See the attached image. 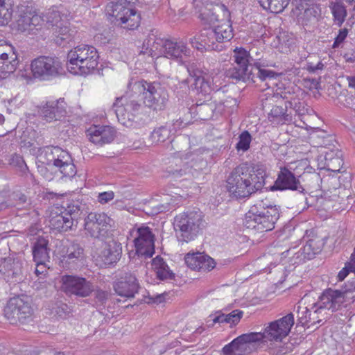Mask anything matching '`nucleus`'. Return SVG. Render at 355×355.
I'll use <instances>...</instances> for the list:
<instances>
[{"instance_id": "f257e3e1", "label": "nucleus", "mask_w": 355, "mask_h": 355, "mask_svg": "<svg viewBox=\"0 0 355 355\" xmlns=\"http://www.w3.org/2000/svg\"><path fill=\"white\" fill-rule=\"evenodd\" d=\"M268 176V168L259 163L250 167L246 164L235 167L227 178V190L236 198H245L261 191Z\"/></svg>"}, {"instance_id": "f03ea898", "label": "nucleus", "mask_w": 355, "mask_h": 355, "mask_svg": "<svg viewBox=\"0 0 355 355\" xmlns=\"http://www.w3.org/2000/svg\"><path fill=\"white\" fill-rule=\"evenodd\" d=\"M200 17L202 22L209 24V26L204 28L199 33L190 37L188 42L193 47L200 51H220L223 46L220 44L228 42L233 37L232 25L228 21L215 25V22L218 21V19L213 12H203Z\"/></svg>"}, {"instance_id": "7ed1b4c3", "label": "nucleus", "mask_w": 355, "mask_h": 355, "mask_svg": "<svg viewBox=\"0 0 355 355\" xmlns=\"http://www.w3.org/2000/svg\"><path fill=\"white\" fill-rule=\"evenodd\" d=\"M207 225L205 215L198 209L181 213L174 218L173 227L180 242L188 243L200 234Z\"/></svg>"}, {"instance_id": "20e7f679", "label": "nucleus", "mask_w": 355, "mask_h": 355, "mask_svg": "<svg viewBox=\"0 0 355 355\" xmlns=\"http://www.w3.org/2000/svg\"><path fill=\"white\" fill-rule=\"evenodd\" d=\"M279 207L261 201L245 214L244 225L259 232L271 231L279 218Z\"/></svg>"}, {"instance_id": "39448f33", "label": "nucleus", "mask_w": 355, "mask_h": 355, "mask_svg": "<svg viewBox=\"0 0 355 355\" xmlns=\"http://www.w3.org/2000/svg\"><path fill=\"white\" fill-rule=\"evenodd\" d=\"M135 0H112L107 3L105 12L110 21L123 28L134 30L139 27L140 14L132 7Z\"/></svg>"}, {"instance_id": "423d86ee", "label": "nucleus", "mask_w": 355, "mask_h": 355, "mask_svg": "<svg viewBox=\"0 0 355 355\" xmlns=\"http://www.w3.org/2000/svg\"><path fill=\"white\" fill-rule=\"evenodd\" d=\"M128 88L135 95H141L146 106L154 110H164L167 105L168 94L159 83H148L144 80L131 81Z\"/></svg>"}, {"instance_id": "0eeeda50", "label": "nucleus", "mask_w": 355, "mask_h": 355, "mask_svg": "<svg viewBox=\"0 0 355 355\" xmlns=\"http://www.w3.org/2000/svg\"><path fill=\"white\" fill-rule=\"evenodd\" d=\"M99 55L93 46L80 44L71 49L67 54L69 70L80 75H87L93 71L98 64Z\"/></svg>"}, {"instance_id": "6e6552de", "label": "nucleus", "mask_w": 355, "mask_h": 355, "mask_svg": "<svg viewBox=\"0 0 355 355\" xmlns=\"http://www.w3.org/2000/svg\"><path fill=\"white\" fill-rule=\"evenodd\" d=\"M40 161L49 166L57 168L64 177L72 178L76 168L71 155L58 146H45L39 149Z\"/></svg>"}, {"instance_id": "1a4fd4ad", "label": "nucleus", "mask_w": 355, "mask_h": 355, "mask_svg": "<svg viewBox=\"0 0 355 355\" xmlns=\"http://www.w3.org/2000/svg\"><path fill=\"white\" fill-rule=\"evenodd\" d=\"M31 69L33 76L42 80H50L64 73L62 64L55 56H39L32 60Z\"/></svg>"}, {"instance_id": "9d476101", "label": "nucleus", "mask_w": 355, "mask_h": 355, "mask_svg": "<svg viewBox=\"0 0 355 355\" xmlns=\"http://www.w3.org/2000/svg\"><path fill=\"white\" fill-rule=\"evenodd\" d=\"M44 24V19L37 13L32 3L21 5L19 9L18 19L15 22L16 29L26 34H36Z\"/></svg>"}, {"instance_id": "9b49d317", "label": "nucleus", "mask_w": 355, "mask_h": 355, "mask_svg": "<svg viewBox=\"0 0 355 355\" xmlns=\"http://www.w3.org/2000/svg\"><path fill=\"white\" fill-rule=\"evenodd\" d=\"M114 112L120 123L127 128L135 125L137 115L141 109V104L133 97L116 98L113 104Z\"/></svg>"}, {"instance_id": "f8f14e48", "label": "nucleus", "mask_w": 355, "mask_h": 355, "mask_svg": "<svg viewBox=\"0 0 355 355\" xmlns=\"http://www.w3.org/2000/svg\"><path fill=\"white\" fill-rule=\"evenodd\" d=\"M262 341L261 332L243 334L225 345L222 352L224 355H247L255 350L257 343Z\"/></svg>"}, {"instance_id": "ddd939ff", "label": "nucleus", "mask_w": 355, "mask_h": 355, "mask_svg": "<svg viewBox=\"0 0 355 355\" xmlns=\"http://www.w3.org/2000/svg\"><path fill=\"white\" fill-rule=\"evenodd\" d=\"M33 309L28 300L19 297L11 298L4 309V315L11 324H24L31 320Z\"/></svg>"}, {"instance_id": "4468645a", "label": "nucleus", "mask_w": 355, "mask_h": 355, "mask_svg": "<svg viewBox=\"0 0 355 355\" xmlns=\"http://www.w3.org/2000/svg\"><path fill=\"white\" fill-rule=\"evenodd\" d=\"M60 282V290L69 296L87 297L94 291V286L91 282L78 276L62 275Z\"/></svg>"}, {"instance_id": "2eb2a0df", "label": "nucleus", "mask_w": 355, "mask_h": 355, "mask_svg": "<svg viewBox=\"0 0 355 355\" xmlns=\"http://www.w3.org/2000/svg\"><path fill=\"white\" fill-rule=\"evenodd\" d=\"M294 324V316L290 313L284 317L271 322L261 333L263 341H281L289 334Z\"/></svg>"}, {"instance_id": "dca6fc26", "label": "nucleus", "mask_w": 355, "mask_h": 355, "mask_svg": "<svg viewBox=\"0 0 355 355\" xmlns=\"http://www.w3.org/2000/svg\"><path fill=\"white\" fill-rule=\"evenodd\" d=\"M294 324V316L290 313L284 317L271 322L261 333L263 341H281L289 334Z\"/></svg>"}, {"instance_id": "f3484780", "label": "nucleus", "mask_w": 355, "mask_h": 355, "mask_svg": "<svg viewBox=\"0 0 355 355\" xmlns=\"http://www.w3.org/2000/svg\"><path fill=\"white\" fill-rule=\"evenodd\" d=\"M112 219L105 213L91 212L85 218V234L92 238L104 236L110 227Z\"/></svg>"}, {"instance_id": "a211bd4d", "label": "nucleus", "mask_w": 355, "mask_h": 355, "mask_svg": "<svg viewBox=\"0 0 355 355\" xmlns=\"http://www.w3.org/2000/svg\"><path fill=\"white\" fill-rule=\"evenodd\" d=\"M113 288L118 295L132 298L139 292L140 286L133 272H121L114 282Z\"/></svg>"}, {"instance_id": "6ab92c4d", "label": "nucleus", "mask_w": 355, "mask_h": 355, "mask_svg": "<svg viewBox=\"0 0 355 355\" xmlns=\"http://www.w3.org/2000/svg\"><path fill=\"white\" fill-rule=\"evenodd\" d=\"M137 234L135 239L137 253L146 258L151 257L155 253V235L151 229L143 225L137 229Z\"/></svg>"}, {"instance_id": "aec40b11", "label": "nucleus", "mask_w": 355, "mask_h": 355, "mask_svg": "<svg viewBox=\"0 0 355 355\" xmlns=\"http://www.w3.org/2000/svg\"><path fill=\"white\" fill-rule=\"evenodd\" d=\"M187 69L191 79H193V83L191 84L192 90L196 91V95L208 96L214 88L206 78V74L197 67L196 62L189 63Z\"/></svg>"}, {"instance_id": "412c9836", "label": "nucleus", "mask_w": 355, "mask_h": 355, "mask_svg": "<svg viewBox=\"0 0 355 355\" xmlns=\"http://www.w3.org/2000/svg\"><path fill=\"white\" fill-rule=\"evenodd\" d=\"M287 189L298 191L300 193H303L304 191V189L294 173L284 167L282 168L278 173L277 180L275 181L274 184L270 187V190L274 191Z\"/></svg>"}, {"instance_id": "4be33fe9", "label": "nucleus", "mask_w": 355, "mask_h": 355, "mask_svg": "<svg viewBox=\"0 0 355 355\" xmlns=\"http://www.w3.org/2000/svg\"><path fill=\"white\" fill-rule=\"evenodd\" d=\"M22 263L18 259L5 258L0 261V278L6 282H16L22 277Z\"/></svg>"}, {"instance_id": "5701e85b", "label": "nucleus", "mask_w": 355, "mask_h": 355, "mask_svg": "<svg viewBox=\"0 0 355 355\" xmlns=\"http://www.w3.org/2000/svg\"><path fill=\"white\" fill-rule=\"evenodd\" d=\"M66 103L63 98L47 102L39 110V114L47 122L61 121L67 115Z\"/></svg>"}, {"instance_id": "b1692460", "label": "nucleus", "mask_w": 355, "mask_h": 355, "mask_svg": "<svg viewBox=\"0 0 355 355\" xmlns=\"http://www.w3.org/2000/svg\"><path fill=\"white\" fill-rule=\"evenodd\" d=\"M86 135L90 141L101 146L114 140L116 130L110 125H93L87 130Z\"/></svg>"}, {"instance_id": "393cba45", "label": "nucleus", "mask_w": 355, "mask_h": 355, "mask_svg": "<svg viewBox=\"0 0 355 355\" xmlns=\"http://www.w3.org/2000/svg\"><path fill=\"white\" fill-rule=\"evenodd\" d=\"M210 94L205 97L202 95H197V102L192 105L189 110L191 117L196 120H207L213 116L216 105L213 103H206L211 98Z\"/></svg>"}, {"instance_id": "a878e982", "label": "nucleus", "mask_w": 355, "mask_h": 355, "mask_svg": "<svg viewBox=\"0 0 355 355\" xmlns=\"http://www.w3.org/2000/svg\"><path fill=\"white\" fill-rule=\"evenodd\" d=\"M322 247V243L320 240L309 239L303 248L294 252L293 257L291 259L292 264H300L306 259H313L316 254L321 251Z\"/></svg>"}, {"instance_id": "bb28decb", "label": "nucleus", "mask_w": 355, "mask_h": 355, "mask_svg": "<svg viewBox=\"0 0 355 355\" xmlns=\"http://www.w3.org/2000/svg\"><path fill=\"white\" fill-rule=\"evenodd\" d=\"M19 63L16 51L12 46H7L4 52H0V71L13 73Z\"/></svg>"}, {"instance_id": "cd10ccee", "label": "nucleus", "mask_w": 355, "mask_h": 355, "mask_svg": "<svg viewBox=\"0 0 355 355\" xmlns=\"http://www.w3.org/2000/svg\"><path fill=\"white\" fill-rule=\"evenodd\" d=\"M337 290L328 288L320 297L316 305L319 309H327L332 312L336 311L340 307V296Z\"/></svg>"}, {"instance_id": "c85d7f7f", "label": "nucleus", "mask_w": 355, "mask_h": 355, "mask_svg": "<svg viewBox=\"0 0 355 355\" xmlns=\"http://www.w3.org/2000/svg\"><path fill=\"white\" fill-rule=\"evenodd\" d=\"M121 253V244L114 239H111L105 243L101 252V258L105 265H111L116 263L120 259Z\"/></svg>"}, {"instance_id": "c756f323", "label": "nucleus", "mask_w": 355, "mask_h": 355, "mask_svg": "<svg viewBox=\"0 0 355 355\" xmlns=\"http://www.w3.org/2000/svg\"><path fill=\"white\" fill-rule=\"evenodd\" d=\"M62 257V262L69 265L76 263L83 259L84 249L77 242H69L64 246Z\"/></svg>"}, {"instance_id": "7c9ffc66", "label": "nucleus", "mask_w": 355, "mask_h": 355, "mask_svg": "<svg viewBox=\"0 0 355 355\" xmlns=\"http://www.w3.org/2000/svg\"><path fill=\"white\" fill-rule=\"evenodd\" d=\"M293 103L291 101L286 103L285 107L278 105L272 106L268 113V120L275 125L284 124L292 121V116L287 113L288 107H292Z\"/></svg>"}, {"instance_id": "2f4dec72", "label": "nucleus", "mask_w": 355, "mask_h": 355, "mask_svg": "<svg viewBox=\"0 0 355 355\" xmlns=\"http://www.w3.org/2000/svg\"><path fill=\"white\" fill-rule=\"evenodd\" d=\"M226 77L232 79V80L238 81H243L246 82L247 80H251L254 83H255V75L253 71V68L250 69L247 67H241V66H234L230 69H228L225 71Z\"/></svg>"}, {"instance_id": "473e14b6", "label": "nucleus", "mask_w": 355, "mask_h": 355, "mask_svg": "<svg viewBox=\"0 0 355 355\" xmlns=\"http://www.w3.org/2000/svg\"><path fill=\"white\" fill-rule=\"evenodd\" d=\"M189 53V49L183 42L166 40L163 53L164 57L171 59L179 58L182 55H188Z\"/></svg>"}, {"instance_id": "72a5a7b5", "label": "nucleus", "mask_w": 355, "mask_h": 355, "mask_svg": "<svg viewBox=\"0 0 355 355\" xmlns=\"http://www.w3.org/2000/svg\"><path fill=\"white\" fill-rule=\"evenodd\" d=\"M50 249L49 240L43 236H39L33 246V256L35 261L46 262L49 261Z\"/></svg>"}, {"instance_id": "f704fd0d", "label": "nucleus", "mask_w": 355, "mask_h": 355, "mask_svg": "<svg viewBox=\"0 0 355 355\" xmlns=\"http://www.w3.org/2000/svg\"><path fill=\"white\" fill-rule=\"evenodd\" d=\"M275 64H268L264 61L257 60L253 62V71L254 72L255 78H257L261 81L267 80L275 79L280 76L274 71L267 69L268 67H274Z\"/></svg>"}, {"instance_id": "c9c22d12", "label": "nucleus", "mask_w": 355, "mask_h": 355, "mask_svg": "<svg viewBox=\"0 0 355 355\" xmlns=\"http://www.w3.org/2000/svg\"><path fill=\"white\" fill-rule=\"evenodd\" d=\"M234 62L238 66L247 67L252 69L253 67V62L257 60H260V58L257 57L254 58L249 51L243 48H236L234 51Z\"/></svg>"}, {"instance_id": "e433bc0d", "label": "nucleus", "mask_w": 355, "mask_h": 355, "mask_svg": "<svg viewBox=\"0 0 355 355\" xmlns=\"http://www.w3.org/2000/svg\"><path fill=\"white\" fill-rule=\"evenodd\" d=\"M293 14L296 15L299 21L303 25H308L310 23L316 21L320 15V10L315 6L309 7L304 9L302 13L298 14L293 10Z\"/></svg>"}, {"instance_id": "4c0bfd02", "label": "nucleus", "mask_w": 355, "mask_h": 355, "mask_svg": "<svg viewBox=\"0 0 355 355\" xmlns=\"http://www.w3.org/2000/svg\"><path fill=\"white\" fill-rule=\"evenodd\" d=\"M84 205L79 202H73L69 204L64 211L62 212L64 216L69 217V219H71L73 225L76 226L78 220L80 218V216L83 214Z\"/></svg>"}, {"instance_id": "58836bf2", "label": "nucleus", "mask_w": 355, "mask_h": 355, "mask_svg": "<svg viewBox=\"0 0 355 355\" xmlns=\"http://www.w3.org/2000/svg\"><path fill=\"white\" fill-rule=\"evenodd\" d=\"M263 9L273 13L282 12L288 5L290 0H258Z\"/></svg>"}, {"instance_id": "ea45409f", "label": "nucleus", "mask_w": 355, "mask_h": 355, "mask_svg": "<svg viewBox=\"0 0 355 355\" xmlns=\"http://www.w3.org/2000/svg\"><path fill=\"white\" fill-rule=\"evenodd\" d=\"M67 24L66 21H62L57 25H54V27L51 29L52 34L55 37L56 43L59 44L70 38L69 29Z\"/></svg>"}, {"instance_id": "a19ab883", "label": "nucleus", "mask_w": 355, "mask_h": 355, "mask_svg": "<svg viewBox=\"0 0 355 355\" xmlns=\"http://www.w3.org/2000/svg\"><path fill=\"white\" fill-rule=\"evenodd\" d=\"M171 132L168 125L166 124L155 128L150 136V139L153 144L163 143L169 139Z\"/></svg>"}, {"instance_id": "79ce46f5", "label": "nucleus", "mask_w": 355, "mask_h": 355, "mask_svg": "<svg viewBox=\"0 0 355 355\" xmlns=\"http://www.w3.org/2000/svg\"><path fill=\"white\" fill-rule=\"evenodd\" d=\"M50 222L55 229L60 231L66 232L71 230L72 227L74 226L71 219H69V217L64 216L62 212L60 215L52 217Z\"/></svg>"}, {"instance_id": "37998d69", "label": "nucleus", "mask_w": 355, "mask_h": 355, "mask_svg": "<svg viewBox=\"0 0 355 355\" xmlns=\"http://www.w3.org/2000/svg\"><path fill=\"white\" fill-rule=\"evenodd\" d=\"M12 5L11 0H0V26L7 24L11 19Z\"/></svg>"}, {"instance_id": "c03bdc74", "label": "nucleus", "mask_w": 355, "mask_h": 355, "mask_svg": "<svg viewBox=\"0 0 355 355\" xmlns=\"http://www.w3.org/2000/svg\"><path fill=\"white\" fill-rule=\"evenodd\" d=\"M335 23L341 26L347 16V10L342 3L336 2L331 6Z\"/></svg>"}, {"instance_id": "a18cd8bd", "label": "nucleus", "mask_w": 355, "mask_h": 355, "mask_svg": "<svg viewBox=\"0 0 355 355\" xmlns=\"http://www.w3.org/2000/svg\"><path fill=\"white\" fill-rule=\"evenodd\" d=\"M46 21V24L49 29H52L54 25H57L62 21L60 12L57 10H49L44 16H42Z\"/></svg>"}, {"instance_id": "49530a36", "label": "nucleus", "mask_w": 355, "mask_h": 355, "mask_svg": "<svg viewBox=\"0 0 355 355\" xmlns=\"http://www.w3.org/2000/svg\"><path fill=\"white\" fill-rule=\"evenodd\" d=\"M165 41L166 40L157 37L153 49H150V50L148 51L141 50L140 54H147L148 56L151 57L158 56L159 54H163L164 49L165 48Z\"/></svg>"}, {"instance_id": "de8ad7c7", "label": "nucleus", "mask_w": 355, "mask_h": 355, "mask_svg": "<svg viewBox=\"0 0 355 355\" xmlns=\"http://www.w3.org/2000/svg\"><path fill=\"white\" fill-rule=\"evenodd\" d=\"M203 258V254L200 252L188 254L185 257V262L187 266L193 270H200L201 259Z\"/></svg>"}, {"instance_id": "09e8293b", "label": "nucleus", "mask_w": 355, "mask_h": 355, "mask_svg": "<svg viewBox=\"0 0 355 355\" xmlns=\"http://www.w3.org/2000/svg\"><path fill=\"white\" fill-rule=\"evenodd\" d=\"M252 141V136L248 131L245 130L239 137V141L236 145V148L239 151H247L250 148Z\"/></svg>"}, {"instance_id": "8fccbe9b", "label": "nucleus", "mask_w": 355, "mask_h": 355, "mask_svg": "<svg viewBox=\"0 0 355 355\" xmlns=\"http://www.w3.org/2000/svg\"><path fill=\"white\" fill-rule=\"evenodd\" d=\"M355 272V248L351 255L350 261L345 264V266L338 272V279L343 281L349 273Z\"/></svg>"}, {"instance_id": "3c124183", "label": "nucleus", "mask_w": 355, "mask_h": 355, "mask_svg": "<svg viewBox=\"0 0 355 355\" xmlns=\"http://www.w3.org/2000/svg\"><path fill=\"white\" fill-rule=\"evenodd\" d=\"M70 307L62 302H56L52 307V311L61 318H65L71 313Z\"/></svg>"}, {"instance_id": "603ef678", "label": "nucleus", "mask_w": 355, "mask_h": 355, "mask_svg": "<svg viewBox=\"0 0 355 355\" xmlns=\"http://www.w3.org/2000/svg\"><path fill=\"white\" fill-rule=\"evenodd\" d=\"M9 162L10 164L18 167L21 171H24L27 168L26 164L25 163L24 158L20 155H12Z\"/></svg>"}, {"instance_id": "864d4df0", "label": "nucleus", "mask_w": 355, "mask_h": 355, "mask_svg": "<svg viewBox=\"0 0 355 355\" xmlns=\"http://www.w3.org/2000/svg\"><path fill=\"white\" fill-rule=\"evenodd\" d=\"M156 274L157 277L161 280L172 279L175 277V274L169 270L168 266L161 269H158Z\"/></svg>"}, {"instance_id": "5fc2aeb1", "label": "nucleus", "mask_w": 355, "mask_h": 355, "mask_svg": "<svg viewBox=\"0 0 355 355\" xmlns=\"http://www.w3.org/2000/svg\"><path fill=\"white\" fill-rule=\"evenodd\" d=\"M242 315H243V311L237 310V309L234 310L229 314H226V316H227L226 323L236 324L240 321Z\"/></svg>"}, {"instance_id": "6e6d98bb", "label": "nucleus", "mask_w": 355, "mask_h": 355, "mask_svg": "<svg viewBox=\"0 0 355 355\" xmlns=\"http://www.w3.org/2000/svg\"><path fill=\"white\" fill-rule=\"evenodd\" d=\"M203 258L201 259L200 270H211L215 267V261L210 257L203 254Z\"/></svg>"}, {"instance_id": "4d7b16f0", "label": "nucleus", "mask_w": 355, "mask_h": 355, "mask_svg": "<svg viewBox=\"0 0 355 355\" xmlns=\"http://www.w3.org/2000/svg\"><path fill=\"white\" fill-rule=\"evenodd\" d=\"M340 296V306L345 302H354L355 301V293L337 290Z\"/></svg>"}, {"instance_id": "13d9d810", "label": "nucleus", "mask_w": 355, "mask_h": 355, "mask_svg": "<svg viewBox=\"0 0 355 355\" xmlns=\"http://www.w3.org/2000/svg\"><path fill=\"white\" fill-rule=\"evenodd\" d=\"M348 34V30L347 28H343L339 31V33L336 37L335 38L334 42L333 44L332 47L336 49L338 48L340 45L344 42L346 39Z\"/></svg>"}, {"instance_id": "bf43d9fd", "label": "nucleus", "mask_w": 355, "mask_h": 355, "mask_svg": "<svg viewBox=\"0 0 355 355\" xmlns=\"http://www.w3.org/2000/svg\"><path fill=\"white\" fill-rule=\"evenodd\" d=\"M157 39V37L154 34H149L148 37L144 41L141 50L148 51L150 50V49H153Z\"/></svg>"}, {"instance_id": "052dcab7", "label": "nucleus", "mask_w": 355, "mask_h": 355, "mask_svg": "<svg viewBox=\"0 0 355 355\" xmlns=\"http://www.w3.org/2000/svg\"><path fill=\"white\" fill-rule=\"evenodd\" d=\"M114 197L113 191L100 193L98 196V201L101 204H105L112 200Z\"/></svg>"}, {"instance_id": "680f3d73", "label": "nucleus", "mask_w": 355, "mask_h": 355, "mask_svg": "<svg viewBox=\"0 0 355 355\" xmlns=\"http://www.w3.org/2000/svg\"><path fill=\"white\" fill-rule=\"evenodd\" d=\"M298 313H299V320L302 324H308L309 322H311V313H310L309 310L307 309L306 307H304L301 313L298 311Z\"/></svg>"}, {"instance_id": "e2e57ef3", "label": "nucleus", "mask_w": 355, "mask_h": 355, "mask_svg": "<svg viewBox=\"0 0 355 355\" xmlns=\"http://www.w3.org/2000/svg\"><path fill=\"white\" fill-rule=\"evenodd\" d=\"M152 266L155 270L157 272L158 269L166 267L167 264L165 263L163 258L160 257L159 256H157L153 259Z\"/></svg>"}, {"instance_id": "0e129e2a", "label": "nucleus", "mask_w": 355, "mask_h": 355, "mask_svg": "<svg viewBox=\"0 0 355 355\" xmlns=\"http://www.w3.org/2000/svg\"><path fill=\"white\" fill-rule=\"evenodd\" d=\"M108 294L102 290H97L95 292V299L101 304H104L107 299Z\"/></svg>"}, {"instance_id": "69168bd1", "label": "nucleus", "mask_w": 355, "mask_h": 355, "mask_svg": "<svg viewBox=\"0 0 355 355\" xmlns=\"http://www.w3.org/2000/svg\"><path fill=\"white\" fill-rule=\"evenodd\" d=\"M192 167L193 166L191 167L186 166L184 168L175 171V172L173 173V175L175 176H182L183 175L191 173L192 175H193Z\"/></svg>"}, {"instance_id": "338daca9", "label": "nucleus", "mask_w": 355, "mask_h": 355, "mask_svg": "<svg viewBox=\"0 0 355 355\" xmlns=\"http://www.w3.org/2000/svg\"><path fill=\"white\" fill-rule=\"evenodd\" d=\"M339 291H346L355 293V279L348 281Z\"/></svg>"}, {"instance_id": "774afa93", "label": "nucleus", "mask_w": 355, "mask_h": 355, "mask_svg": "<svg viewBox=\"0 0 355 355\" xmlns=\"http://www.w3.org/2000/svg\"><path fill=\"white\" fill-rule=\"evenodd\" d=\"M35 262L37 263L36 268H35V273L37 275L44 273V272L46 270L45 262H40V261H35Z\"/></svg>"}]
</instances>
